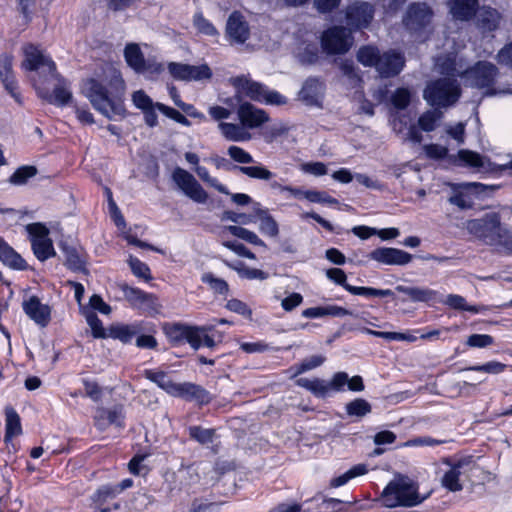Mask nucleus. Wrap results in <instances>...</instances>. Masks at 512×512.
Wrapping results in <instances>:
<instances>
[{
    "mask_svg": "<svg viewBox=\"0 0 512 512\" xmlns=\"http://www.w3.org/2000/svg\"><path fill=\"white\" fill-rule=\"evenodd\" d=\"M0 260L10 268L17 270L26 269L25 260L2 238H0Z\"/></svg>",
    "mask_w": 512,
    "mask_h": 512,
    "instance_id": "nucleus-30",
    "label": "nucleus"
},
{
    "mask_svg": "<svg viewBox=\"0 0 512 512\" xmlns=\"http://www.w3.org/2000/svg\"><path fill=\"white\" fill-rule=\"evenodd\" d=\"M326 358L323 355H312L304 359L296 368L295 375L302 374L306 371L315 369L325 362Z\"/></svg>",
    "mask_w": 512,
    "mask_h": 512,
    "instance_id": "nucleus-54",
    "label": "nucleus"
},
{
    "mask_svg": "<svg viewBox=\"0 0 512 512\" xmlns=\"http://www.w3.org/2000/svg\"><path fill=\"white\" fill-rule=\"evenodd\" d=\"M129 265L135 276L146 280L151 278L149 267L139 259L130 256Z\"/></svg>",
    "mask_w": 512,
    "mask_h": 512,
    "instance_id": "nucleus-61",
    "label": "nucleus"
},
{
    "mask_svg": "<svg viewBox=\"0 0 512 512\" xmlns=\"http://www.w3.org/2000/svg\"><path fill=\"white\" fill-rule=\"evenodd\" d=\"M324 84L317 78H309L305 81L299 93L300 99L309 106H321L324 95Z\"/></svg>",
    "mask_w": 512,
    "mask_h": 512,
    "instance_id": "nucleus-19",
    "label": "nucleus"
},
{
    "mask_svg": "<svg viewBox=\"0 0 512 512\" xmlns=\"http://www.w3.org/2000/svg\"><path fill=\"white\" fill-rule=\"evenodd\" d=\"M26 231L30 236L33 252L39 261H46L55 255L53 242L49 238V229L44 224H28Z\"/></svg>",
    "mask_w": 512,
    "mask_h": 512,
    "instance_id": "nucleus-7",
    "label": "nucleus"
},
{
    "mask_svg": "<svg viewBox=\"0 0 512 512\" xmlns=\"http://www.w3.org/2000/svg\"><path fill=\"white\" fill-rule=\"evenodd\" d=\"M369 258L385 265H406L413 256L401 249L380 247L371 251Z\"/></svg>",
    "mask_w": 512,
    "mask_h": 512,
    "instance_id": "nucleus-17",
    "label": "nucleus"
},
{
    "mask_svg": "<svg viewBox=\"0 0 512 512\" xmlns=\"http://www.w3.org/2000/svg\"><path fill=\"white\" fill-rule=\"evenodd\" d=\"M123 418V409L120 406L112 409L101 408L95 416V425L100 430L106 429L109 425L121 426Z\"/></svg>",
    "mask_w": 512,
    "mask_h": 512,
    "instance_id": "nucleus-25",
    "label": "nucleus"
},
{
    "mask_svg": "<svg viewBox=\"0 0 512 512\" xmlns=\"http://www.w3.org/2000/svg\"><path fill=\"white\" fill-rule=\"evenodd\" d=\"M153 502V497L146 494L137 492L133 497L125 504L127 512H141L147 509V507Z\"/></svg>",
    "mask_w": 512,
    "mask_h": 512,
    "instance_id": "nucleus-44",
    "label": "nucleus"
},
{
    "mask_svg": "<svg viewBox=\"0 0 512 512\" xmlns=\"http://www.w3.org/2000/svg\"><path fill=\"white\" fill-rule=\"evenodd\" d=\"M506 368V365L498 361H490L481 365L469 366L462 371H475L487 374H500Z\"/></svg>",
    "mask_w": 512,
    "mask_h": 512,
    "instance_id": "nucleus-52",
    "label": "nucleus"
},
{
    "mask_svg": "<svg viewBox=\"0 0 512 512\" xmlns=\"http://www.w3.org/2000/svg\"><path fill=\"white\" fill-rule=\"evenodd\" d=\"M455 162L473 168H481L484 166V159L479 153L466 149H462L458 152Z\"/></svg>",
    "mask_w": 512,
    "mask_h": 512,
    "instance_id": "nucleus-43",
    "label": "nucleus"
},
{
    "mask_svg": "<svg viewBox=\"0 0 512 512\" xmlns=\"http://www.w3.org/2000/svg\"><path fill=\"white\" fill-rule=\"evenodd\" d=\"M124 57L127 64L137 73H143L147 70L144 55L138 44H127L124 49Z\"/></svg>",
    "mask_w": 512,
    "mask_h": 512,
    "instance_id": "nucleus-29",
    "label": "nucleus"
},
{
    "mask_svg": "<svg viewBox=\"0 0 512 512\" xmlns=\"http://www.w3.org/2000/svg\"><path fill=\"white\" fill-rule=\"evenodd\" d=\"M498 75L497 67L489 62L480 61L464 73L466 83L472 87L488 88Z\"/></svg>",
    "mask_w": 512,
    "mask_h": 512,
    "instance_id": "nucleus-10",
    "label": "nucleus"
},
{
    "mask_svg": "<svg viewBox=\"0 0 512 512\" xmlns=\"http://www.w3.org/2000/svg\"><path fill=\"white\" fill-rule=\"evenodd\" d=\"M374 17V7L367 2H355L346 9V22L351 29L369 26Z\"/></svg>",
    "mask_w": 512,
    "mask_h": 512,
    "instance_id": "nucleus-14",
    "label": "nucleus"
},
{
    "mask_svg": "<svg viewBox=\"0 0 512 512\" xmlns=\"http://www.w3.org/2000/svg\"><path fill=\"white\" fill-rule=\"evenodd\" d=\"M23 52L25 56L22 63L23 68L30 71L43 69V71L48 72L51 77H58L54 61L49 56L45 55L37 46L27 44L24 46Z\"/></svg>",
    "mask_w": 512,
    "mask_h": 512,
    "instance_id": "nucleus-11",
    "label": "nucleus"
},
{
    "mask_svg": "<svg viewBox=\"0 0 512 512\" xmlns=\"http://www.w3.org/2000/svg\"><path fill=\"white\" fill-rule=\"evenodd\" d=\"M432 15V10L425 3H413L409 6L403 22L410 32L418 33L430 24Z\"/></svg>",
    "mask_w": 512,
    "mask_h": 512,
    "instance_id": "nucleus-13",
    "label": "nucleus"
},
{
    "mask_svg": "<svg viewBox=\"0 0 512 512\" xmlns=\"http://www.w3.org/2000/svg\"><path fill=\"white\" fill-rule=\"evenodd\" d=\"M189 436L202 445L212 443L215 438V430L207 429L201 426H191Z\"/></svg>",
    "mask_w": 512,
    "mask_h": 512,
    "instance_id": "nucleus-50",
    "label": "nucleus"
},
{
    "mask_svg": "<svg viewBox=\"0 0 512 512\" xmlns=\"http://www.w3.org/2000/svg\"><path fill=\"white\" fill-rule=\"evenodd\" d=\"M117 495L119 494L114 492L112 484H106L99 487L92 495L91 499L99 512H111L112 510L116 511L121 508V504L119 502H114L112 506L107 505L108 502L115 499Z\"/></svg>",
    "mask_w": 512,
    "mask_h": 512,
    "instance_id": "nucleus-20",
    "label": "nucleus"
},
{
    "mask_svg": "<svg viewBox=\"0 0 512 512\" xmlns=\"http://www.w3.org/2000/svg\"><path fill=\"white\" fill-rule=\"evenodd\" d=\"M202 281L208 284L211 289L221 295L227 294L229 287L225 280L215 277L212 273H206L202 276Z\"/></svg>",
    "mask_w": 512,
    "mask_h": 512,
    "instance_id": "nucleus-53",
    "label": "nucleus"
},
{
    "mask_svg": "<svg viewBox=\"0 0 512 512\" xmlns=\"http://www.w3.org/2000/svg\"><path fill=\"white\" fill-rule=\"evenodd\" d=\"M367 467L364 464H358L346 471L344 474L333 478L330 482V486L333 488H338L345 485L349 480L362 476L367 473Z\"/></svg>",
    "mask_w": 512,
    "mask_h": 512,
    "instance_id": "nucleus-42",
    "label": "nucleus"
},
{
    "mask_svg": "<svg viewBox=\"0 0 512 512\" xmlns=\"http://www.w3.org/2000/svg\"><path fill=\"white\" fill-rule=\"evenodd\" d=\"M62 252L65 255V265L73 271H83L84 261L78 254L76 248L67 244L61 245Z\"/></svg>",
    "mask_w": 512,
    "mask_h": 512,
    "instance_id": "nucleus-41",
    "label": "nucleus"
},
{
    "mask_svg": "<svg viewBox=\"0 0 512 512\" xmlns=\"http://www.w3.org/2000/svg\"><path fill=\"white\" fill-rule=\"evenodd\" d=\"M477 0H453L451 13L458 20H468L476 12Z\"/></svg>",
    "mask_w": 512,
    "mask_h": 512,
    "instance_id": "nucleus-34",
    "label": "nucleus"
},
{
    "mask_svg": "<svg viewBox=\"0 0 512 512\" xmlns=\"http://www.w3.org/2000/svg\"><path fill=\"white\" fill-rule=\"evenodd\" d=\"M234 168L249 178L256 180L271 181L275 177L272 171L260 164L255 166H235Z\"/></svg>",
    "mask_w": 512,
    "mask_h": 512,
    "instance_id": "nucleus-40",
    "label": "nucleus"
},
{
    "mask_svg": "<svg viewBox=\"0 0 512 512\" xmlns=\"http://www.w3.org/2000/svg\"><path fill=\"white\" fill-rule=\"evenodd\" d=\"M120 290L125 299L134 307H142L144 304L152 301L153 296L147 294L138 288L131 287L125 283L120 284Z\"/></svg>",
    "mask_w": 512,
    "mask_h": 512,
    "instance_id": "nucleus-33",
    "label": "nucleus"
},
{
    "mask_svg": "<svg viewBox=\"0 0 512 512\" xmlns=\"http://www.w3.org/2000/svg\"><path fill=\"white\" fill-rule=\"evenodd\" d=\"M22 433L21 420L18 413L11 406L5 408V442Z\"/></svg>",
    "mask_w": 512,
    "mask_h": 512,
    "instance_id": "nucleus-32",
    "label": "nucleus"
},
{
    "mask_svg": "<svg viewBox=\"0 0 512 512\" xmlns=\"http://www.w3.org/2000/svg\"><path fill=\"white\" fill-rule=\"evenodd\" d=\"M172 180L185 196L192 201L204 204L208 200V193L196 180V178L183 168L177 167L172 173Z\"/></svg>",
    "mask_w": 512,
    "mask_h": 512,
    "instance_id": "nucleus-9",
    "label": "nucleus"
},
{
    "mask_svg": "<svg viewBox=\"0 0 512 512\" xmlns=\"http://www.w3.org/2000/svg\"><path fill=\"white\" fill-rule=\"evenodd\" d=\"M346 291L353 295H361L366 297H388L392 296L393 292L390 289H377L373 287H358L347 286Z\"/></svg>",
    "mask_w": 512,
    "mask_h": 512,
    "instance_id": "nucleus-47",
    "label": "nucleus"
},
{
    "mask_svg": "<svg viewBox=\"0 0 512 512\" xmlns=\"http://www.w3.org/2000/svg\"><path fill=\"white\" fill-rule=\"evenodd\" d=\"M346 315H352V312L336 305L310 307L302 311L304 318H321L324 316L343 317Z\"/></svg>",
    "mask_w": 512,
    "mask_h": 512,
    "instance_id": "nucleus-31",
    "label": "nucleus"
},
{
    "mask_svg": "<svg viewBox=\"0 0 512 512\" xmlns=\"http://www.w3.org/2000/svg\"><path fill=\"white\" fill-rule=\"evenodd\" d=\"M493 343V337L487 334H472L468 337L466 342L468 346L475 348H485Z\"/></svg>",
    "mask_w": 512,
    "mask_h": 512,
    "instance_id": "nucleus-62",
    "label": "nucleus"
},
{
    "mask_svg": "<svg viewBox=\"0 0 512 512\" xmlns=\"http://www.w3.org/2000/svg\"><path fill=\"white\" fill-rule=\"evenodd\" d=\"M168 70L174 79L180 81H201L212 77V71L207 64L189 65L171 62Z\"/></svg>",
    "mask_w": 512,
    "mask_h": 512,
    "instance_id": "nucleus-12",
    "label": "nucleus"
},
{
    "mask_svg": "<svg viewBox=\"0 0 512 512\" xmlns=\"http://www.w3.org/2000/svg\"><path fill=\"white\" fill-rule=\"evenodd\" d=\"M444 463L449 466V469L441 478L442 486L451 492L461 491L463 489L462 477L467 476L468 472L473 469V461L468 457L456 462L445 459Z\"/></svg>",
    "mask_w": 512,
    "mask_h": 512,
    "instance_id": "nucleus-8",
    "label": "nucleus"
},
{
    "mask_svg": "<svg viewBox=\"0 0 512 512\" xmlns=\"http://www.w3.org/2000/svg\"><path fill=\"white\" fill-rule=\"evenodd\" d=\"M37 174L35 166L26 165L19 167L9 178V182L13 185L21 186Z\"/></svg>",
    "mask_w": 512,
    "mask_h": 512,
    "instance_id": "nucleus-46",
    "label": "nucleus"
},
{
    "mask_svg": "<svg viewBox=\"0 0 512 512\" xmlns=\"http://www.w3.org/2000/svg\"><path fill=\"white\" fill-rule=\"evenodd\" d=\"M404 57L401 53L385 52L378 59L377 71L382 77H392L401 72Z\"/></svg>",
    "mask_w": 512,
    "mask_h": 512,
    "instance_id": "nucleus-18",
    "label": "nucleus"
},
{
    "mask_svg": "<svg viewBox=\"0 0 512 512\" xmlns=\"http://www.w3.org/2000/svg\"><path fill=\"white\" fill-rule=\"evenodd\" d=\"M85 318H86V321H87L88 325L90 326V328L92 330V334L95 338L105 337V331L102 326V322L94 312L88 311L85 314Z\"/></svg>",
    "mask_w": 512,
    "mask_h": 512,
    "instance_id": "nucleus-59",
    "label": "nucleus"
},
{
    "mask_svg": "<svg viewBox=\"0 0 512 512\" xmlns=\"http://www.w3.org/2000/svg\"><path fill=\"white\" fill-rule=\"evenodd\" d=\"M296 385L305 388L317 397H326L330 393L328 382L319 378H299L296 380Z\"/></svg>",
    "mask_w": 512,
    "mask_h": 512,
    "instance_id": "nucleus-38",
    "label": "nucleus"
},
{
    "mask_svg": "<svg viewBox=\"0 0 512 512\" xmlns=\"http://www.w3.org/2000/svg\"><path fill=\"white\" fill-rule=\"evenodd\" d=\"M144 375L159 388L173 396L177 383L173 382L167 373L163 371L146 370Z\"/></svg>",
    "mask_w": 512,
    "mask_h": 512,
    "instance_id": "nucleus-37",
    "label": "nucleus"
},
{
    "mask_svg": "<svg viewBox=\"0 0 512 512\" xmlns=\"http://www.w3.org/2000/svg\"><path fill=\"white\" fill-rule=\"evenodd\" d=\"M444 303L454 309L469 311L473 313L478 312V309L475 306L468 305L466 300L460 295L450 294L447 296Z\"/></svg>",
    "mask_w": 512,
    "mask_h": 512,
    "instance_id": "nucleus-55",
    "label": "nucleus"
},
{
    "mask_svg": "<svg viewBox=\"0 0 512 512\" xmlns=\"http://www.w3.org/2000/svg\"><path fill=\"white\" fill-rule=\"evenodd\" d=\"M218 128L223 137L229 141L244 142L251 139V134L241 122L239 124L220 122Z\"/></svg>",
    "mask_w": 512,
    "mask_h": 512,
    "instance_id": "nucleus-28",
    "label": "nucleus"
},
{
    "mask_svg": "<svg viewBox=\"0 0 512 512\" xmlns=\"http://www.w3.org/2000/svg\"><path fill=\"white\" fill-rule=\"evenodd\" d=\"M25 314L37 325L44 328L51 320V308L40 301L37 296H30L22 303Z\"/></svg>",
    "mask_w": 512,
    "mask_h": 512,
    "instance_id": "nucleus-15",
    "label": "nucleus"
},
{
    "mask_svg": "<svg viewBox=\"0 0 512 512\" xmlns=\"http://www.w3.org/2000/svg\"><path fill=\"white\" fill-rule=\"evenodd\" d=\"M411 100V93L408 89L398 88L391 96V102L397 109H405Z\"/></svg>",
    "mask_w": 512,
    "mask_h": 512,
    "instance_id": "nucleus-57",
    "label": "nucleus"
},
{
    "mask_svg": "<svg viewBox=\"0 0 512 512\" xmlns=\"http://www.w3.org/2000/svg\"><path fill=\"white\" fill-rule=\"evenodd\" d=\"M477 26L483 32H491L498 28L501 20V15L496 9L490 7H483L478 10Z\"/></svg>",
    "mask_w": 512,
    "mask_h": 512,
    "instance_id": "nucleus-26",
    "label": "nucleus"
},
{
    "mask_svg": "<svg viewBox=\"0 0 512 512\" xmlns=\"http://www.w3.org/2000/svg\"><path fill=\"white\" fill-rule=\"evenodd\" d=\"M466 228L469 233L491 246L497 245L500 235L502 236L505 230L497 213H488L482 218L469 220Z\"/></svg>",
    "mask_w": 512,
    "mask_h": 512,
    "instance_id": "nucleus-5",
    "label": "nucleus"
},
{
    "mask_svg": "<svg viewBox=\"0 0 512 512\" xmlns=\"http://www.w3.org/2000/svg\"><path fill=\"white\" fill-rule=\"evenodd\" d=\"M132 100L134 105L142 111L156 107V104H153L152 99L142 90L134 92Z\"/></svg>",
    "mask_w": 512,
    "mask_h": 512,
    "instance_id": "nucleus-63",
    "label": "nucleus"
},
{
    "mask_svg": "<svg viewBox=\"0 0 512 512\" xmlns=\"http://www.w3.org/2000/svg\"><path fill=\"white\" fill-rule=\"evenodd\" d=\"M189 326L182 324H174L166 330V334L173 342H187Z\"/></svg>",
    "mask_w": 512,
    "mask_h": 512,
    "instance_id": "nucleus-56",
    "label": "nucleus"
},
{
    "mask_svg": "<svg viewBox=\"0 0 512 512\" xmlns=\"http://www.w3.org/2000/svg\"><path fill=\"white\" fill-rule=\"evenodd\" d=\"M255 215L258 217L260 224L259 230L262 234L269 237H277L279 234V226L267 209H262L257 203L254 208Z\"/></svg>",
    "mask_w": 512,
    "mask_h": 512,
    "instance_id": "nucleus-27",
    "label": "nucleus"
},
{
    "mask_svg": "<svg viewBox=\"0 0 512 512\" xmlns=\"http://www.w3.org/2000/svg\"><path fill=\"white\" fill-rule=\"evenodd\" d=\"M227 152L237 163L250 164L254 162L252 155L239 146H230Z\"/></svg>",
    "mask_w": 512,
    "mask_h": 512,
    "instance_id": "nucleus-58",
    "label": "nucleus"
},
{
    "mask_svg": "<svg viewBox=\"0 0 512 512\" xmlns=\"http://www.w3.org/2000/svg\"><path fill=\"white\" fill-rule=\"evenodd\" d=\"M346 413L349 416L362 418L371 412V405L362 398H357L345 406Z\"/></svg>",
    "mask_w": 512,
    "mask_h": 512,
    "instance_id": "nucleus-45",
    "label": "nucleus"
},
{
    "mask_svg": "<svg viewBox=\"0 0 512 512\" xmlns=\"http://www.w3.org/2000/svg\"><path fill=\"white\" fill-rule=\"evenodd\" d=\"M227 36L234 42L242 44L249 37V29L243 16L239 12H233L226 25Z\"/></svg>",
    "mask_w": 512,
    "mask_h": 512,
    "instance_id": "nucleus-21",
    "label": "nucleus"
},
{
    "mask_svg": "<svg viewBox=\"0 0 512 512\" xmlns=\"http://www.w3.org/2000/svg\"><path fill=\"white\" fill-rule=\"evenodd\" d=\"M194 25L200 33L205 35L214 36L217 35V30L214 25L203 17L202 14H196L194 16Z\"/></svg>",
    "mask_w": 512,
    "mask_h": 512,
    "instance_id": "nucleus-60",
    "label": "nucleus"
},
{
    "mask_svg": "<svg viewBox=\"0 0 512 512\" xmlns=\"http://www.w3.org/2000/svg\"><path fill=\"white\" fill-rule=\"evenodd\" d=\"M238 94L250 98L253 101L268 105H284L286 98L277 91L269 90L263 84L253 81L247 76H237L231 79Z\"/></svg>",
    "mask_w": 512,
    "mask_h": 512,
    "instance_id": "nucleus-3",
    "label": "nucleus"
},
{
    "mask_svg": "<svg viewBox=\"0 0 512 512\" xmlns=\"http://www.w3.org/2000/svg\"><path fill=\"white\" fill-rule=\"evenodd\" d=\"M395 289L399 293H403V294L407 295L409 297V299L413 302L428 303V302L440 300V294L437 291L432 290L430 288H426V287H417V286L409 287V286L398 285V286H396Z\"/></svg>",
    "mask_w": 512,
    "mask_h": 512,
    "instance_id": "nucleus-24",
    "label": "nucleus"
},
{
    "mask_svg": "<svg viewBox=\"0 0 512 512\" xmlns=\"http://www.w3.org/2000/svg\"><path fill=\"white\" fill-rule=\"evenodd\" d=\"M299 60L304 64H313L318 59V49L314 44L306 45L303 51L298 53Z\"/></svg>",
    "mask_w": 512,
    "mask_h": 512,
    "instance_id": "nucleus-64",
    "label": "nucleus"
},
{
    "mask_svg": "<svg viewBox=\"0 0 512 512\" xmlns=\"http://www.w3.org/2000/svg\"><path fill=\"white\" fill-rule=\"evenodd\" d=\"M424 99L432 106L447 107L453 105L460 97V86L456 79L446 77L427 85Z\"/></svg>",
    "mask_w": 512,
    "mask_h": 512,
    "instance_id": "nucleus-4",
    "label": "nucleus"
},
{
    "mask_svg": "<svg viewBox=\"0 0 512 512\" xmlns=\"http://www.w3.org/2000/svg\"><path fill=\"white\" fill-rule=\"evenodd\" d=\"M83 94L89 99L95 110L108 119L123 116L125 108L122 102L114 97L101 82L87 79L82 86Z\"/></svg>",
    "mask_w": 512,
    "mask_h": 512,
    "instance_id": "nucleus-2",
    "label": "nucleus"
},
{
    "mask_svg": "<svg viewBox=\"0 0 512 512\" xmlns=\"http://www.w3.org/2000/svg\"><path fill=\"white\" fill-rule=\"evenodd\" d=\"M173 396L200 404L208 403L210 400L209 393L203 387L191 382L177 383Z\"/></svg>",
    "mask_w": 512,
    "mask_h": 512,
    "instance_id": "nucleus-22",
    "label": "nucleus"
},
{
    "mask_svg": "<svg viewBox=\"0 0 512 512\" xmlns=\"http://www.w3.org/2000/svg\"><path fill=\"white\" fill-rule=\"evenodd\" d=\"M12 62L13 58L11 55L2 54L0 56V80L11 96L20 103V96L17 92V82L15 81L12 71Z\"/></svg>",
    "mask_w": 512,
    "mask_h": 512,
    "instance_id": "nucleus-23",
    "label": "nucleus"
},
{
    "mask_svg": "<svg viewBox=\"0 0 512 512\" xmlns=\"http://www.w3.org/2000/svg\"><path fill=\"white\" fill-rule=\"evenodd\" d=\"M226 231L235 237L245 240L246 242H248L250 244L267 248V245L265 244V242L261 238H259V236L255 232L250 231L246 228H243L241 226H234V225L226 226L222 231V235Z\"/></svg>",
    "mask_w": 512,
    "mask_h": 512,
    "instance_id": "nucleus-39",
    "label": "nucleus"
},
{
    "mask_svg": "<svg viewBox=\"0 0 512 512\" xmlns=\"http://www.w3.org/2000/svg\"><path fill=\"white\" fill-rule=\"evenodd\" d=\"M384 506L394 508L398 506L413 507L422 503L428 495L420 496L418 485L407 476H397L384 488L382 492Z\"/></svg>",
    "mask_w": 512,
    "mask_h": 512,
    "instance_id": "nucleus-1",
    "label": "nucleus"
},
{
    "mask_svg": "<svg viewBox=\"0 0 512 512\" xmlns=\"http://www.w3.org/2000/svg\"><path fill=\"white\" fill-rule=\"evenodd\" d=\"M195 172L203 182L215 188L218 192L226 195L230 194L228 189L223 184H221L216 178L210 176L208 170L205 167L197 166L195 168Z\"/></svg>",
    "mask_w": 512,
    "mask_h": 512,
    "instance_id": "nucleus-51",
    "label": "nucleus"
},
{
    "mask_svg": "<svg viewBox=\"0 0 512 512\" xmlns=\"http://www.w3.org/2000/svg\"><path fill=\"white\" fill-rule=\"evenodd\" d=\"M239 121L245 129H254L269 121V115L249 102H243L237 110Z\"/></svg>",
    "mask_w": 512,
    "mask_h": 512,
    "instance_id": "nucleus-16",
    "label": "nucleus"
},
{
    "mask_svg": "<svg viewBox=\"0 0 512 512\" xmlns=\"http://www.w3.org/2000/svg\"><path fill=\"white\" fill-rule=\"evenodd\" d=\"M380 56L378 49L373 46L361 47L357 53V59L361 64L376 68Z\"/></svg>",
    "mask_w": 512,
    "mask_h": 512,
    "instance_id": "nucleus-48",
    "label": "nucleus"
},
{
    "mask_svg": "<svg viewBox=\"0 0 512 512\" xmlns=\"http://www.w3.org/2000/svg\"><path fill=\"white\" fill-rule=\"evenodd\" d=\"M56 79L59 83L54 88L53 93L51 95H42V97L46 98L51 104L63 106L71 100L72 93L66 81L60 79L59 76Z\"/></svg>",
    "mask_w": 512,
    "mask_h": 512,
    "instance_id": "nucleus-36",
    "label": "nucleus"
},
{
    "mask_svg": "<svg viewBox=\"0 0 512 512\" xmlns=\"http://www.w3.org/2000/svg\"><path fill=\"white\" fill-rule=\"evenodd\" d=\"M321 44L328 54H344L352 47L353 37L345 27L334 26L323 32Z\"/></svg>",
    "mask_w": 512,
    "mask_h": 512,
    "instance_id": "nucleus-6",
    "label": "nucleus"
},
{
    "mask_svg": "<svg viewBox=\"0 0 512 512\" xmlns=\"http://www.w3.org/2000/svg\"><path fill=\"white\" fill-rule=\"evenodd\" d=\"M142 331V327L138 323L127 324V325H116L110 329V336L114 339H118L123 343H129Z\"/></svg>",
    "mask_w": 512,
    "mask_h": 512,
    "instance_id": "nucleus-35",
    "label": "nucleus"
},
{
    "mask_svg": "<svg viewBox=\"0 0 512 512\" xmlns=\"http://www.w3.org/2000/svg\"><path fill=\"white\" fill-rule=\"evenodd\" d=\"M442 117V113L438 110H428L418 119V125L421 130L430 132L436 128V123Z\"/></svg>",
    "mask_w": 512,
    "mask_h": 512,
    "instance_id": "nucleus-49",
    "label": "nucleus"
}]
</instances>
